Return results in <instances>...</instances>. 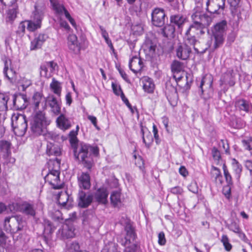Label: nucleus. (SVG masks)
<instances>
[{
  "instance_id": "34",
  "label": "nucleus",
  "mask_w": 252,
  "mask_h": 252,
  "mask_svg": "<svg viewBox=\"0 0 252 252\" xmlns=\"http://www.w3.org/2000/svg\"><path fill=\"white\" fill-rule=\"evenodd\" d=\"M50 87L54 93L59 96L60 95L62 88L60 83L58 81L56 80L54 78H53L52 79V81L50 84Z\"/></svg>"
},
{
  "instance_id": "43",
  "label": "nucleus",
  "mask_w": 252,
  "mask_h": 252,
  "mask_svg": "<svg viewBox=\"0 0 252 252\" xmlns=\"http://www.w3.org/2000/svg\"><path fill=\"white\" fill-rule=\"evenodd\" d=\"M28 25L27 28L28 31L30 32H33L35 30L40 28L41 27V25L35 22L32 20L28 21Z\"/></svg>"
},
{
  "instance_id": "5",
  "label": "nucleus",
  "mask_w": 252,
  "mask_h": 252,
  "mask_svg": "<svg viewBox=\"0 0 252 252\" xmlns=\"http://www.w3.org/2000/svg\"><path fill=\"white\" fill-rule=\"evenodd\" d=\"M12 206L16 207L18 211L28 217L34 218L36 216V209L33 203L23 201L21 203L13 204Z\"/></svg>"
},
{
  "instance_id": "35",
  "label": "nucleus",
  "mask_w": 252,
  "mask_h": 252,
  "mask_svg": "<svg viewBox=\"0 0 252 252\" xmlns=\"http://www.w3.org/2000/svg\"><path fill=\"white\" fill-rule=\"evenodd\" d=\"M125 231L126 235L125 236L130 239V241H134L136 237L134 229L132 225L130 224H127L125 226Z\"/></svg>"
},
{
  "instance_id": "48",
  "label": "nucleus",
  "mask_w": 252,
  "mask_h": 252,
  "mask_svg": "<svg viewBox=\"0 0 252 252\" xmlns=\"http://www.w3.org/2000/svg\"><path fill=\"white\" fill-rule=\"evenodd\" d=\"M59 195L58 201L59 204H61L62 206L65 207L66 205V202L68 200V195L66 193H62Z\"/></svg>"
},
{
  "instance_id": "62",
  "label": "nucleus",
  "mask_w": 252,
  "mask_h": 252,
  "mask_svg": "<svg viewBox=\"0 0 252 252\" xmlns=\"http://www.w3.org/2000/svg\"><path fill=\"white\" fill-rule=\"evenodd\" d=\"M153 132L154 133V136L155 139L156 143L157 145H158L160 143V140L158 134V130L155 125L153 126Z\"/></svg>"
},
{
  "instance_id": "20",
  "label": "nucleus",
  "mask_w": 252,
  "mask_h": 252,
  "mask_svg": "<svg viewBox=\"0 0 252 252\" xmlns=\"http://www.w3.org/2000/svg\"><path fill=\"white\" fill-rule=\"evenodd\" d=\"M74 231V229L72 226L66 224L58 230V235H60L62 239L65 240L73 237L75 235Z\"/></svg>"
},
{
  "instance_id": "44",
  "label": "nucleus",
  "mask_w": 252,
  "mask_h": 252,
  "mask_svg": "<svg viewBox=\"0 0 252 252\" xmlns=\"http://www.w3.org/2000/svg\"><path fill=\"white\" fill-rule=\"evenodd\" d=\"M119 91L121 92V97L123 101L126 104V105L127 106V107L130 109L131 112L133 114L134 113V108H132L131 105L129 102L127 98L125 96L122 88L120 86L119 88Z\"/></svg>"
},
{
  "instance_id": "40",
  "label": "nucleus",
  "mask_w": 252,
  "mask_h": 252,
  "mask_svg": "<svg viewBox=\"0 0 252 252\" xmlns=\"http://www.w3.org/2000/svg\"><path fill=\"white\" fill-rule=\"evenodd\" d=\"M204 28V24L203 23H201L200 22L196 21L195 23H193L190 26L189 29L186 32V33L187 35L189 34L191 32L193 31V32L195 31L197 32L201 28Z\"/></svg>"
},
{
  "instance_id": "25",
  "label": "nucleus",
  "mask_w": 252,
  "mask_h": 252,
  "mask_svg": "<svg viewBox=\"0 0 252 252\" xmlns=\"http://www.w3.org/2000/svg\"><path fill=\"white\" fill-rule=\"evenodd\" d=\"M46 153L48 156H59L61 155L60 148L57 145L48 142L47 145Z\"/></svg>"
},
{
  "instance_id": "10",
  "label": "nucleus",
  "mask_w": 252,
  "mask_h": 252,
  "mask_svg": "<svg viewBox=\"0 0 252 252\" xmlns=\"http://www.w3.org/2000/svg\"><path fill=\"white\" fill-rule=\"evenodd\" d=\"M27 95L21 93L15 94L13 95V109L16 110H22L25 109L28 105Z\"/></svg>"
},
{
  "instance_id": "63",
  "label": "nucleus",
  "mask_w": 252,
  "mask_h": 252,
  "mask_svg": "<svg viewBox=\"0 0 252 252\" xmlns=\"http://www.w3.org/2000/svg\"><path fill=\"white\" fill-rule=\"evenodd\" d=\"M170 191L171 193L176 195L182 194L183 192V189L179 186H176L171 188L170 189Z\"/></svg>"
},
{
  "instance_id": "64",
  "label": "nucleus",
  "mask_w": 252,
  "mask_h": 252,
  "mask_svg": "<svg viewBox=\"0 0 252 252\" xmlns=\"http://www.w3.org/2000/svg\"><path fill=\"white\" fill-rule=\"evenodd\" d=\"M187 40L189 44L191 45L194 46L196 42H197V40L196 39V38L194 35H191L190 33L187 35Z\"/></svg>"
},
{
  "instance_id": "8",
  "label": "nucleus",
  "mask_w": 252,
  "mask_h": 252,
  "mask_svg": "<svg viewBox=\"0 0 252 252\" xmlns=\"http://www.w3.org/2000/svg\"><path fill=\"white\" fill-rule=\"evenodd\" d=\"M60 172L56 170H49L48 173L44 177L46 182H48L54 189H60L63 186L60 184Z\"/></svg>"
},
{
  "instance_id": "59",
  "label": "nucleus",
  "mask_w": 252,
  "mask_h": 252,
  "mask_svg": "<svg viewBox=\"0 0 252 252\" xmlns=\"http://www.w3.org/2000/svg\"><path fill=\"white\" fill-rule=\"evenodd\" d=\"M165 234L163 231H161L158 235V243L160 246H164L166 244Z\"/></svg>"
},
{
  "instance_id": "61",
  "label": "nucleus",
  "mask_w": 252,
  "mask_h": 252,
  "mask_svg": "<svg viewBox=\"0 0 252 252\" xmlns=\"http://www.w3.org/2000/svg\"><path fill=\"white\" fill-rule=\"evenodd\" d=\"M212 154L213 158L215 160H219L221 158L220 151L216 147H213L212 149Z\"/></svg>"
},
{
  "instance_id": "55",
  "label": "nucleus",
  "mask_w": 252,
  "mask_h": 252,
  "mask_svg": "<svg viewBox=\"0 0 252 252\" xmlns=\"http://www.w3.org/2000/svg\"><path fill=\"white\" fill-rule=\"evenodd\" d=\"M68 48L69 50L72 51L74 54H78L80 51V46L79 44L77 43L75 44H68Z\"/></svg>"
},
{
  "instance_id": "60",
  "label": "nucleus",
  "mask_w": 252,
  "mask_h": 252,
  "mask_svg": "<svg viewBox=\"0 0 252 252\" xmlns=\"http://www.w3.org/2000/svg\"><path fill=\"white\" fill-rule=\"evenodd\" d=\"M202 13L200 11H195L191 15V18L193 21V23H195L196 21L200 22L201 19Z\"/></svg>"
},
{
  "instance_id": "46",
  "label": "nucleus",
  "mask_w": 252,
  "mask_h": 252,
  "mask_svg": "<svg viewBox=\"0 0 252 252\" xmlns=\"http://www.w3.org/2000/svg\"><path fill=\"white\" fill-rule=\"evenodd\" d=\"M230 230L234 232L235 233L239 234L240 237H241L242 235L243 237H245V234L242 233L239 227V226L237 224L236 222H232L228 227Z\"/></svg>"
},
{
  "instance_id": "45",
  "label": "nucleus",
  "mask_w": 252,
  "mask_h": 252,
  "mask_svg": "<svg viewBox=\"0 0 252 252\" xmlns=\"http://www.w3.org/2000/svg\"><path fill=\"white\" fill-rule=\"evenodd\" d=\"M183 63L178 61H174L171 64V69L173 72H179L182 69Z\"/></svg>"
},
{
  "instance_id": "31",
  "label": "nucleus",
  "mask_w": 252,
  "mask_h": 252,
  "mask_svg": "<svg viewBox=\"0 0 252 252\" xmlns=\"http://www.w3.org/2000/svg\"><path fill=\"white\" fill-rule=\"evenodd\" d=\"M44 16V13L42 10L37 9L35 6V10L33 12L32 21L41 25V22Z\"/></svg>"
},
{
  "instance_id": "51",
  "label": "nucleus",
  "mask_w": 252,
  "mask_h": 252,
  "mask_svg": "<svg viewBox=\"0 0 252 252\" xmlns=\"http://www.w3.org/2000/svg\"><path fill=\"white\" fill-rule=\"evenodd\" d=\"M99 28L101 32V35L105 39L106 43L108 44V43L111 42V40L109 38L108 33L105 30V29L102 26L100 25L99 26Z\"/></svg>"
},
{
  "instance_id": "3",
  "label": "nucleus",
  "mask_w": 252,
  "mask_h": 252,
  "mask_svg": "<svg viewBox=\"0 0 252 252\" xmlns=\"http://www.w3.org/2000/svg\"><path fill=\"white\" fill-rule=\"evenodd\" d=\"M227 28V22L225 20L217 23L212 30V36L215 39L213 48L215 50L220 47L224 40V35Z\"/></svg>"
},
{
  "instance_id": "2",
  "label": "nucleus",
  "mask_w": 252,
  "mask_h": 252,
  "mask_svg": "<svg viewBox=\"0 0 252 252\" xmlns=\"http://www.w3.org/2000/svg\"><path fill=\"white\" fill-rule=\"evenodd\" d=\"M89 148V144L81 142L75 148L73 152L75 158L80 161L84 167L91 171L94 163L93 157L90 156Z\"/></svg>"
},
{
  "instance_id": "14",
  "label": "nucleus",
  "mask_w": 252,
  "mask_h": 252,
  "mask_svg": "<svg viewBox=\"0 0 252 252\" xmlns=\"http://www.w3.org/2000/svg\"><path fill=\"white\" fill-rule=\"evenodd\" d=\"M108 194L106 188L102 187L98 189L93 195L94 198L98 204L105 205L108 203Z\"/></svg>"
},
{
  "instance_id": "58",
  "label": "nucleus",
  "mask_w": 252,
  "mask_h": 252,
  "mask_svg": "<svg viewBox=\"0 0 252 252\" xmlns=\"http://www.w3.org/2000/svg\"><path fill=\"white\" fill-rule=\"evenodd\" d=\"M139 62V58L137 57L136 56L133 57L129 61L128 66L129 69L133 71L134 73L137 72V71L135 70V69L132 68V65L134 64H137V62Z\"/></svg>"
},
{
  "instance_id": "16",
  "label": "nucleus",
  "mask_w": 252,
  "mask_h": 252,
  "mask_svg": "<svg viewBox=\"0 0 252 252\" xmlns=\"http://www.w3.org/2000/svg\"><path fill=\"white\" fill-rule=\"evenodd\" d=\"M78 186L80 189H89L91 188V178L88 172H82L80 175L78 176Z\"/></svg>"
},
{
  "instance_id": "13",
  "label": "nucleus",
  "mask_w": 252,
  "mask_h": 252,
  "mask_svg": "<svg viewBox=\"0 0 252 252\" xmlns=\"http://www.w3.org/2000/svg\"><path fill=\"white\" fill-rule=\"evenodd\" d=\"M225 0H208L206 2L207 10L210 13H217L219 9H223Z\"/></svg>"
},
{
  "instance_id": "38",
  "label": "nucleus",
  "mask_w": 252,
  "mask_h": 252,
  "mask_svg": "<svg viewBox=\"0 0 252 252\" xmlns=\"http://www.w3.org/2000/svg\"><path fill=\"white\" fill-rule=\"evenodd\" d=\"M11 143L5 140H0V150L1 152L8 154L10 153Z\"/></svg>"
},
{
  "instance_id": "9",
  "label": "nucleus",
  "mask_w": 252,
  "mask_h": 252,
  "mask_svg": "<svg viewBox=\"0 0 252 252\" xmlns=\"http://www.w3.org/2000/svg\"><path fill=\"white\" fill-rule=\"evenodd\" d=\"M152 22L153 25L158 27H161L165 24V18L166 16L164 10L162 8H155L151 14Z\"/></svg>"
},
{
  "instance_id": "56",
  "label": "nucleus",
  "mask_w": 252,
  "mask_h": 252,
  "mask_svg": "<svg viewBox=\"0 0 252 252\" xmlns=\"http://www.w3.org/2000/svg\"><path fill=\"white\" fill-rule=\"evenodd\" d=\"M69 250L70 252H79L80 250V245L76 241L72 242L70 246Z\"/></svg>"
},
{
  "instance_id": "12",
  "label": "nucleus",
  "mask_w": 252,
  "mask_h": 252,
  "mask_svg": "<svg viewBox=\"0 0 252 252\" xmlns=\"http://www.w3.org/2000/svg\"><path fill=\"white\" fill-rule=\"evenodd\" d=\"M143 48L146 53L147 58L149 57L150 60L153 61L156 55L157 44L149 38H146L143 45Z\"/></svg>"
},
{
  "instance_id": "15",
  "label": "nucleus",
  "mask_w": 252,
  "mask_h": 252,
  "mask_svg": "<svg viewBox=\"0 0 252 252\" xmlns=\"http://www.w3.org/2000/svg\"><path fill=\"white\" fill-rule=\"evenodd\" d=\"M220 82V87L223 84H228L230 87L234 86L235 84V78L233 70H227L221 77Z\"/></svg>"
},
{
  "instance_id": "23",
  "label": "nucleus",
  "mask_w": 252,
  "mask_h": 252,
  "mask_svg": "<svg viewBox=\"0 0 252 252\" xmlns=\"http://www.w3.org/2000/svg\"><path fill=\"white\" fill-rule=\"evenodd\" d=\"M16 128L24 134L27 131L28 128L27 121L25 115H20L17 117Z\"/></svg>"
},
{
  "instance_id": "11",
  "label": "nucleus",
  "mask_w": 252,
  "mask_h": 252,
  "mask_svg": "<svg viewBox=\"0 0 252 252\" xmlns=\"http://www.w3.org/2000/svg\"><path fill=\"white\" fill-rule=\"evenodd\" d=\"M176 56L182 60H186L189 58L191 53V48L186 43H179L175 49Z\"/></svg>"
},
{
  "instance_id": "32",
  "label": "nucleus",
  "mask_w": 252,
  "mask_h": 252,
  "mask_svg": "<svg viewBox=\"0 0 252 252\" xmlns=\"http://www.w3.org/2000/svg\"><path fill=\"white\" fill-rule=\"evenodd\" d=\"M49 170H56L60 172L61 159L56 157L54 159H50L48 162Z\"/></svg>"
},
{
  "instance_id": "33",
  "label": "nucleus",
  "mask_w": 252,
  "mask_h": 252,
  "mask_svg": "<svg viewBox=\"0 0 252 252\" xmlns=\"http://www.w3.org/2000/svg\"><path fill=\"white\" fill-rule=\"evenodd\" d=\"M9 99V95L6 94L0 93V110H7V102Z\"/></svg>"
},
{
  "instance_id": "6",
  "label": "nucleus",
  "mask_w": 252,
  "mask_h": 252,
  "mask_svg": "<svg viewBox=\"0 0 252 252\" xmlns=\"http://www.w3.org/2000/svg\"><path fill=\"white\" fill-rule=\"evenodd\" d=\"M93 193L90 191H86L79 189L78 190L77 202L78 206L81 208L88 207L93 202Z\"/></svg>"
},
{
  "instance_id": "7",
  "label": "nucleus",
  "mask_w": 252,
  "mask_h": 252,
  "mask_svg": "<svg viewBox=\"0 0 252 252\" xmlns=\"http://www.w3.org/2000/svg\"><path fill=\"white\" fill-rule=\"evenodd\" d=\"M47 104L51 107V112L55 115H58L60 113L61 104L55 96L52 95L46 98L44 97V100L41 104L42 110H45L46 109Z\"/></svg>"
},
{
  "instance_id": "1",
  "label": "nucleus",
  "mask_w": 252,
  "mask_h": 252,
  "mask_svg": "<svg viewBox=\"0 0 252 252\" xmlns=\"http://www.w3.org/2000/svg\"><path fill=\"white\" fill-rule=\"evenodd\" d=\"M50 124L45 114L39 111L30 122V129L32 133L36 136L43 135L47 140H56L59 135L52 131H47L46 127Z\"/></svg>"
},
{
  "instance_id": "29",
  "label": "nucleus",
  "mask_w": 252,
  "mask_h": 252,
  "mask_svg": "<svg viewBox=\"0 0 252 252\" xmlns=\"http://www.w3.org/2000/svg\"><path fill=\"white\" fill-rule=\"evenodd\" d=\"M143 82V88L144 91L148 93H152L155 89V84L153 80L149 77H145Z\"/></svg>"
},
{
  "instance_id": "19",
  "label": "nucleus",
  "mask_w": 252,
  "mask_h": 252,
  "mask_svg": "<svg viewBox=\"0 0 252 252\" xmlns=\"http://www.w3.org/2000/svg\"><path fill=\"white\" fill-rule=\"evenodd\" d=\"M58 127L62 130H65L71 126V121L64 114H61L56 119Z\"/></svg>"
},
{
  "instance_id": "39",
  "label": "nucleus",
  "mask_w": 252,
  "mask_h": 252,
  "mask_svg": "<svg viewBox=\"0 0 252 252\" xmlns=\"http://www.w3.org/2000/svg\"><path fill=\"white\" fill-rule=\"evenodd\" d=\"M142 140L146 147L149 148L151 146L153 142V137L149 130L147 131V133L145 135V137H143Z\"/></svg>"
},
{
  "instance_id": "17",
  "label": "nucleus",
  "mask_w": 252,
  "mask_h": 252,
  "mask_svg": "<svg viewBox=\"0 0 252 252\" xmlns=\"http://www.w3.org/2000/svg\"><path fill=\"white\" fill-rule=\"evenodd\" d=\"M3 68V74L10 82L15 81L16 79V72L11 66V61L5 60Z\"/></svg>"
},
{
  "instance_id": "57",
  "label": "nucleus",
  "mask_w": 252,
  "mask_h": 252,
  "mask_svg": "<svg viewBox=\"0 0 252 252\" xmlns=\"http://www.w3.org/2000/svg\"><path fill=\"white\" fill-rule=\"evenodd\" d=\"M188 189L189 190L193 192V193H197L198 191V185L195 182H191L189 186H188Z\"/></svg>"
},
{
  "instance_id": "37",
  "label": "nucleus",
  "mask_w": 252,
  "mask_h": 252,
  "mask_svg": "<svg viewBox=\"0 0 252 252\" xmlns=\"http://www.w3.org/2000/svg\"><path fill=\"white\" fill-rule=\"evenodd\" d=\"M11 220L12 218L9 217H6L5 219L4 222V227L6 231H9L13 233H16L18 231H15L12 229H9L11 228V227H9V226L11 227V228H13L12 227H15L17 225L16 223H11Z\"/></svg>"
},
{
  "instance_id": "24",
  "label": "nucleus",
  "mask_w": 252,
  "mask_h": 252,
  "mask_svg": "<svg viewBox=\"0 0 252 252\" xmlns=\"http://www.w3.org/2000/svg\"><path fill=\"white\" fill-rule=\"evenodd\" d=\"M121 192L120 190H114L111 192L110 195V201L111 204L114 207H119L122 203Z\"/></svg>"
},
{
  "instance_id": "42",
  "label": "nucleus",
  "mask_w": 252,
  "mask_h": 252,
  "mask_svg": "<svg viewBox=\"0 0 252 252\" xmlns=\"http://www.w3.org/2000/svg\"><path fill=\"white\" fill-rule=\"evenodd\" d=\"M222 169L223 170L224 176L227 184L228 185H233L231 176L229 173L227 167L225 164H223Z\"/></svg>"
},
{
  "instance_id": "41",
  "label": "nucleus",
  "mask_w": 252,
  "mask_h": 252,
  "mask_svg": "<svg viewBox=\"0 0 252 252\" xmlns=\"http://www.w3.org/2000/svg\"><path fill=\"white\" fill-rule=\"evenodd\" d=\"M212 174L216 180H218L220 183H222V176L221 174L220 170L218 167L212 166Z\"/></svg>"
},
{
  "instance_id": "4",
  "label": "nucleus",
  "mask_w": 252,
  "mask_h": 252,
  "mask_svg": "<svg viewBox=\"0 0 252 252\" xmlns=\"http://www.w3.org/2000/svg\"><path fill=\"white\" fill-rule=\"evenodd\" d=\"M213 77L209 75L203 76L199 86L200 95L205 100H207L213 95Z\"/></svg>"
},
{
  "instance_id": "50",
  "label": "nucleus",
  "mask_w": 252,
  "mask_h": 252,
  "mask_svg": "<svg viewBox=\"0 0 252 252\" xmlns=\"http://www.w3.org/2000/svg\"><path fill=\"white\" fill-rule=\"evenodd\" d=\"M44 98L42 93L39 92L35 93L32 97V103L36 102H43Z\"/></svg>"
},
{
  "instance_id": "54",
  "label": "nucleus",
  "mask_w": 252,
  "mask_h": 252,
  "mask_svg": "<svg viewBox=\"0 0 252 252\" xmlns=\"http://www.w3.org/2000/svg\"><path fill=\"white\" fill-rule=\"evenodd\" d=\"M48 66L46 63L42 64L40 65V75L44 77H48Z\"/></svg>"
},
{
  "instance_id": "28",
  "label": "nucleus",
  "mask_w": 252,
  "mask_h": 252,
  "mask_svg": "<svg viewBox=\"0 0 252 252\" xmlns=\"http://www.w3.org/2000/svg\"><path fill=\"white\" fill-rule=\"evenodd\" d=\"M185 21V18L180 14L172 15L170 17V23L174 25V27L177 26L178 29L182 26Z\"/></svg>"
},
{
  "instance_id": "26",
  "label": "nucleus",
  "mask_w": 252,
  "mask_h": 252,
  "mask_svg": "<svg viewBox=\"0 0 252 252\" xmlns=\"http://www.w3.org/2000/svg\"><path fill=\"white\" fill-rule=\"evenodd\" d=\"M175 30V27L170 23V24L165 26L162 29V34L163 36L167 38L173 37Z\"/></svg>"
},
{
  "instance_id": "47",
  "label": "nucleus",
  "mask_w": 252,
  "mask_h": 252,
  "mask_svg": "<svg viewBox=\"0 0 252 252\" xmlns=\"http://www.w3.org/2000/svg\"><path fill=\"white\" fill-rule=\"evenodd\" d=\"M221 242L223 243V245L226 251H230L232 249V245L229 242L228 237L225 235H223L221 239Z\"/></svg>"
},
{
  "instance_id": "21",
  "label": "nucleus",
  "mask_w": 252,
  "mask_h": 252,
  "mask_svg": "<svg viewBox=\"0 0 252 252\" xmlns=\"http://www.w3.org/2000/svg\"><path fill=\"white\" fill-rule=\"evenodd\" d=\"M51 5L57 16L61 17L66 14L68 11L63 4H61L58 0H50Z\"/></svg>"
},
{
  "instance_id": "53",
  "label": "nucleus",
  "mask_w": 252,
  "mask_h": 252,
  "mask_svg": "<svg viewBox=\"0 0 252 252\" xmlns=\"http://www.w3.org/2000/svg\"><path fill=\"white\" fill-rule=\"evenodd\" d=\"M177 97V93L176 89L172 87V91H171V94H167V98L169 102L170 103H171L172 100H174V99H176Z\"/></svg>"
},
{
  "instance_id": "36",
  "label": "nucleus",
  "mask_w": 252,
  "mask_h": 252,
  "mask_svg": "<svg viewBox=\"0 0 252 252\" xmlns=\"http://www.w3.org/2000/svg\"><path fill=\"white\" fill-rule=\"evenodd\" d=\"M232 165L233 169L236 174V177L237 179H239L242 170V165L235 158L232 160Z\"/></svg>"
},
{
  "instance_id": "18",
  "label": "nucleus",
  "mask_w": 252,
  "mask_h": 252,
  "mask_svg": "<svg viewBox=\"0 0 252 252\" xmlns=\"http://www.w3.org/2000/svg\"><path fill=\"white\" fill-rule=\"evenodd\" d=\"M48 38V36L45 33H40L31 41V50H35L41 48L44 42Z\"/></svg>"
},
{
  "instance_id": "30",
  "label": "nucleus",
  "mask_w": 252,
  "mask_h": 252,
  "mask_svg": "<svg viewBox=\"0 0 252 252\" xmlns=\"http://www.w3.org/2000/svg\"><path fill=\"white\" fill-rule=\"evenodd\" d=\"M44 234L48 237L50 236L55 229V227L52 225L50 221L47 220H44Z\"/></svg>"
},
{
  "instance_id": "22",
  "label": "nucleus",
  "mask_w": 252,
  "mask_h": 252,
  "mask_svg": "<svg viewBox=\"0 0 252 252\" xmlns=\"http://www.w3.org/2000/svg\"><path fill=\"white\" fill-rule=\"evenodd\" d=\"M11 223H16L17 225L15 227H11L10 229H12L15 231H19L23 229V227L26 223L23 219V217L21 215H15L11 217Z\"/></svg>"
},
{
  "instance_id": "27",
  "label": "nucleus",
  "mask_w": 252,
  "mask_h": 252,
  "mask_svg": "<svg viewBox=\"0 0 252 252\" xmlns=\"http://www.w3.org/2000/svg\"><path fill=\"white\" fill-rule=\"evenodd\" d=\"M235 106L239 110L244 111L246 112H249L251 107L249 102L244 99L237 100L235 103Z\"/></svg>"
},
{
  "instance_id": "52",
  "label": "nucleus",
  "mask_w": 252,
  "mask_h": 252,
  "mask_svg": "<svg viewBox=\"0 0 252 252\" xmlns=\"http://www.w3.org/2000/svg\"><path fill=\"white\" fill-rule=\"evenodd\" d=\"M26 27L25 22H21L18 26L17 31H16L17 34L20 36H23L25 32Z\"/></svg>"
},
{
  "instance_id": "49",
  "label": "nucleus",
  "mask_w": 252,
  "mask_h": 252,
  "mask_svg": "<svg viewBox=\"0 0 252 252\" xmlns=\"http://www.w3.org/2000/svg\"><path fill=\"white\" fill-rule=\"evenodd\" d=\"M212 21L211 17L206 14L202 13L201 19L200 20L201 23L204 24V26L205 25H209Z\"/></svg>"
}]
</instances>
